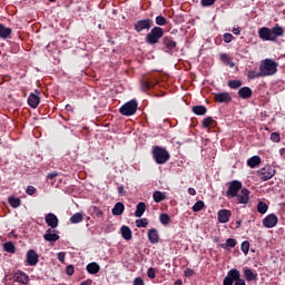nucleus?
I'll use <instances>...</instances> for the list:
<instances>
[{
  "label": "nucleus",
  "mask_w": 285,
  "mask_h": 285,
  "mask_svg": "<svg viewBox=\"0 0 285 285\" xmlns=\"http://www.w3.org/2000/svg\"><path fill=\"white\" fill-rule=\"evenodd\" d=\"M258 37L262 41H277V38L284 37V28L276 23L272 29L262 27L258 29Z\"/></svg>",
  "instance_id": "nucleus-1"
},
{
  "label": "nucleus",
  "mask_w": 285,
  "mask_h": 285,
  "mask_svg": "<svg viewBox=\"0 0 285 285\" xmlns=\"http://www.w3.org/2000/svg\"><path fill=\"white\" fill-rule=\"evenodd\" d=\"M279 65L273 59H264L259 65V71L263 77H273L277 72V67Z\"/></svg>",
  "instance_id": "nucleus-2"
},
{
  "label": "nucleus",
  "mask_w": 285,
  "mask_h": 285,
  "mask_svg": "<svg viewBox=\"0 0 285 285\" xmlns=\"http://www.w3.org/2000/svg\"><path fill=\"white\" fill-rule=\"evenodd\" d=\"M151 155L156 161V164L163 165L170 159V153L166 150V148L159 147V146H154L151 150Z\"/></svg>",
  "instance_id": "nucleus-3"
},
{
  "label": "nucleus",
  "mask_w": 285,
  "mask_h": 285,
  "mask_svg": "<svg viewBox=\"0 0 285 285\" xmlns=\"http://www.w3.org/2000/svg\"><path fill=\"white\" fill-rule=\"evenodd\" d=\"M164 37V29L161 27H154L149 33L146 35L145 41L149 46H156Z\"/></svg>",
  "instance_id": "nucleus-4"
},
{
  "label": "nucleus",
  "mask_w": 285,
  "mask_h": 285,
  "mask_svg": "<svg viewBox=\"0 0 285 285\" xmlns=\"http://www.w3.org/2000/svg\"><path fill=\"white\" fill-rule=\"evenodd\" d=\"M138 107H139V104H137V100L132 99V100H129L128 102L124 104L120 107L119 112H120V115H124L125 117H132V115H135V112H137Z\"/></svg>",
  "instance_id": "nucleus-5"
},
{
  "label": "nucleus",
  "mask_w": 285,
  "mask_h": 285,
  "mask_svg": "<svg viewBox=\"0 0 285 285\" xmlns=\"http://www.w3.org/2000/svg\"><path fill=\"white\" fill-rule=\"evenodd\" d=\"M228 188L226 190V197H228V199H235V197H237V195H239V190L242 189V181L239 180H232L227 184Z\"/></svg>",
  "instance_id": "nucleus-6"
},
{
  "label": "nucleus",
  "mask_w": 285,
  "mask_h": 285,
  "mask_svg": "<svg viewBox=\"0 0 285 285\" xmlns=\"http://www.w3.org/2000/svg\"><path fill=\"white\" fill-rule=\"evenodd\" d=\"M276 173L277 170H275V167L266 165L257 171V176L262 181H268V179H273V177H275Z\"/></svg>",
  "instance_id": "nucleus-7"
},
{
  "label": "nucleus",
  "mask_w": 285,
  "mask_h": 285,
  "mask_svg": "<svg viewBox=\"0 0 285 285\" xmlns=\"http://www.w3.org/2000/svg\"><path fill=\"white\" fill-rule=\"evenodd\" d=\"M164 45V51L167 52V55H175V52H178L179 49H177V41L173 40V37H165L163 39Z\"/></svg>",
  "instance_id": "nucleus-8"
},
{
  "label": "nucleus",
  "mask_w": 285,
  "mask_h": 285,
  "mask_svg": "<svg viewBox=\"0 0 285 285\" xmlns=\"http://www.w3.org/2000/svg\"><path fill=\"white\" fill-rule=\"evenodd\" d=\"M242 277V273L237 268H232L228 271L227 275L223 281V285H233L236 283L237 279Z\"/></svg>",
  "instance_id": "nucleus-9"
},
{
  "label": "nucleus",
  "mask_w": 285,
  "mask_h": 285,
  "mask_svg": "<svg viewBox=\"0 0 285 285\" xmlns=\"http://www.w3.org/2000/svg\"><path fill=\"white\" fill-rule=\"evenodd\" d=\"M153 26H154L153 19L147 18V19L138 20L134 24V30H136V32H144V30H150Z\"/></svg>",
  "instance_id": "nucleus-10"
},
{
  "label": "nucleus",
  "mask_w": 285,
  "mask_h": 285,
  "mask_svg": "<svg viewBox=\"0 0 285 285\" xmlns=\"http://www.w3.org/2000/svg\"><path fill=\"white\" fill-rule=\"evenodd\" d=\"M214 101H216V104H230L233 101V96H230V92L228 91L218 92L214 95Z\"/></svg>",
  "instance_id": "nucleus-11"
},
{
  "label": "nucleus",
  "mask_w": 285,
  "mask_h": 285,
  "mask_svg": "<svg viewBox=\"0 0 285 285\" xmlns=\"http://www.w3.org/2000/svg\"><path fill=\"white\" fill-rule=\"evenodd\" d=\"M279 219L277 218V215L269 214L263 219V226L265 228H275L277 226Z\"/></svg>",
  "instance_id": "nucleus-12"
},
{
  "label": "nucleus",
  "mask_w": 285,
  "mask_h": 285,
  "mask_svg": "<svg viewBox=\"0 0 285 285\" xmlns=\"http://www.w3.org/2000/svg\"><path fill=\"white\" fill-rule=\"evenodd\" d=\"M28 266H37L39 264V254L35 249H29L27 252V259Z\"/></svg>",
  "instance_id": "nucleus-13"
},
{
  "label": "nucleus",
  "mask_w": 285,
  "mask_h": 285,
  "mask_svg": "<svg viewBox=\"0 0 285 285\" xmlns=\"http://www.w3.org/2000/svg\"><path fill=\"white\" fill-rule=\"evenodd\" d=\"M59 230L49 228L43 234L45 242H59Z\"/></svg>",
  "instance_id": "nucleus-14"
},
{
  "label": "nucleus",
  "mask_w": 285,
  "mask_h": 285,
  "mask_svg": "<svg viewBox=\"0 0 285 285\" xmlns=\"http://www.w3.org/2000/svg\"><path fill=\"white\" fill-rule=\"evenodd\" d=\"M233 213L228 209H219L217 213L219 224H228Z\"/></svg>",
  "instance_id": "nucleus-15"
},
{
  "label": "nucleus",
  "mask_w": 285,
  "mask_h": 285,
  "mask_svg": "<svg viewBox=\"0 0 285 285\" xmlns=\"http://www.w3.org/2000/svg\"><path fill=\"white\" fill-rule=\"evenodd\" d=\"M45 222L47 226L51 227V229H55L59 226V218L52 213H49L45 216Z\"/></svg>",
  "instance_id": "nucleus-16"
},
{
  "label": "nucleus",
  "mask_w": 285,
  "mask_h": 285,
  "mask_svg": "<svg viewBox=\"0 0 285 285\" xmlns=\"http://www.w3.org/2000/svg\"><path fill=\"white\" fill-rule=\"evenodd\" d=\"M155 86H157V79L155 78H144L141 80V90H144V92H147V90L155 88Z\"/></svg>",
  "instance_id": "nucleus-17"
},
{
  "label": "nucleus",
  "mask_w": 285,
  "mask_h": 285,
  "mask_svg": "<svg viewBox=\"0 0 285 285\" xmlns=\"http://www.w3.org/2000/svg\"><path fill=\"white\" fill-rule=\"evenodd\" d=\"M236 199L238 204H248V202L250 200V190H248L247 188H243L240 190V195L237 194Z\"/></svg>",
  "instance_id": "nucleus-18"
},
{
  "label": "nucleus",
  "mask_w": 285,
  "mask_h": 285,
  "mask_svg": "<svg viewBox=\"0 0 285 285\" xmlns=\"http://www.w3.org/2000/svg\"><path fill=\"white\" fill-rule=\"evenodd\" d=\"M28 106H30V108H38L39 107V104H41V97H39V95H36V94H30L29 97H28Z\"/></svg>",
  "instance_id": "nucleus-19"
},
{
  "label": "nucleus",
  "mask_w": 285,
  "mask_h": 285,
  "mask_svg": "<svg viewBox=\"0 0 285 285\" xmlns=\"http://www.w3.org/2000/svg\"><path fill=\"white\" fill-rule=\"evenodd\" d=\"M237 95L240 99H250L253 97V89L250 87H242Z\"/></svg>",
  "instance_id": "nucleus-20"
},
{
  "label": "nucleus",
  "mask_w": 285,
  "mask_h": 285,
  "mask_svg": "<svg viewBox=\"0 0 285 285\" xmlns=\"http://www.w3.org/2000/svg\"><path fill=\"white\" fill-rule=\"evenodd\" d=\"M147 237L150 244H159V232L156 228L149 229Z\"/></svg>",
  "instance_id": "nucleus-21"
},
{
  "label": "nucleus",
  "mask_w": 285,
  "mask_h": 285,
  "mask_svg": "<svg viewBox=\"0 0 285 285\" xmlns=\"http://www.w3.org/2000/svg\"><path fill=\"white\" fill-rule=\"evenodd\" d=\"M12 35V28L6 27V24L0 23V39H10V36Z\"/></svg>",
  "instance_id": "nucleus-22"
},
{
  "label": "nucleus",
  "mask_w": 285,
  "mask_h": 285,
  "mask_svg": "<svg viewBox=\"0 0 285 285\" xmlns=\"http://www.w3.org/2000/svg\"><path fill=\"white\" fill-rule=\"evenodd\" d=\"M120 234L122 239H126V242H130V239H132V230L126 225L120 227Z\"/></svg>",
  "instance_id": "nucleus-23"
},
{
  "label": "nucleus",
  "mask_w": 285,
  "mask_h": 285,
  "mask_svg": "<svg viewBox=\"0 0 285 285\" xmlns=\"http://www.w3.org/2000/svg\"><path fill=\"white\" fill-rule=\"evenodd\" d=\"M14 281L19 282V284H28V282H30V277L23 272H18L14 274Z\"/></svg>",
  "instance_id": "nucleus-24"
},
{
  "label": "nucleus",
  "mask_w": 285,
  "mask_h": 285,
  "mask_svg": "<svg viewBox=\"0 0 285 285\" xmlns=\"http://www.w3.org/2000/svg\"><path fill=\"white\" fill-rule=\"evenodd\" d=\"M86 271L89 275H97L101 271V267L96 262H92L86 266Z\"/></svg>",
  "instance_id": "nucleus-25"
},
{
  "label": "nucleus",
  "mask_w": 285,
  "mask_h": 285,
  "mask_svg": "<svg viewBox=\"0 0 285 285\" xmlns=\"http://www.w3.org/2000/svg\"><path fill=\"white\" fill-rule=\"evenodd\" d=\"M191 112H194V115H197L199 117H204V115L208 112V109L204 105H197L191 108Z\"/></svg>",
  "instance_id": "nucleus-26"
},
{
  "label": "nucleus",
  "mask_w": 285,
  "mask_h": 285,
  "mask_svg": "<svg viewBox=\"0 0 285 285\" xmlns=\"http://www.w3.org/2000/svg\"><path fill=\"white\" fill-rule=\"evenodd\" d=\"M124 210H126V206L124 205V203H116L114 208L111 209L112 215L115 216H119V215H124Z\"/></svg>",
  "instance_id": "nucleus-27"
},
{
  "label": "nucleus",
  "mask_w": 285,
  "mask_h": 285,
  "mask_svg": "<svg viewBox=\"0 0 285 285\" xmlns=\"http://www.w3.org/2000/svg\"><path fill=\"white\" fill-rule=\"evenodd\" d=\"M153 198L156 204H161V202H164L166 199V193L156 190L153 194Z\"/></svg>",
  "instance_id": "nucleus-28"
},
{
  "label": "nucleus",
  "mask_w": 285,
  "mask_h": 285,
  "mask_svg": "<svg viewBox=\"0 0 285 285\" xmlns=\"http://www.w3.org/2000/svg\"><path fill=\"white\" fill-rule=\"evenodd\" d=\"M259 164H262V158L259 156H253L247 160V166H249V168H257Z\"/></svg>",
  "instance_id": "nucleus-29"
},
{
  "label": "nucleus",
  "mask_w": 285,
  "mask_h": 285,
  "mask_svg": "<svg viewBox=\"0 0 285 285\" xmlns=\"http://www.w3.org/2000/svg\"><path fill=\"white\" fill-rule=\"evenodd\" d=\"M144 213H146V203L140 202L136 206L135 217H142Z\"/></svg>",
  "instance_id": "nucleus-30"
},
{
  "label": "nucleus",
  "mask_w": 285,
  "mask_h": 285,
  "mask_svg": "<svg viewBox=\"0 0 285 285\" xmlns=\"http://www.w3.org/2000/svg\"><path fill=\"white\" fill-rule=\"evenodd\" d=\"M244 275L247 282H254V279H257V273L253 272L250 268L244 269Z\"/></svg>",
  "instance_id": "nucleus-31"
},
{
  "label": "nucleus",
  "mask_w": 285,
  "mask_h": 285,
  "mask_svg": "<svg viewBox=\"0 0 285 285\" xmlns=\"http://www.w3.org/2000/svg\"><path fill=\"white\" fill-rule=\"evenodd\" d=\"M220 60L226 66H229V68H235V62H233V59L230 58V56H228V53H222L220 55Z\"/></svg>",
  "instance_id": "nucleus-32"
},
{
  "label": "nucleus",
  "mask_w": 285,
  "mask_h": 285,
  "mask_svg": "<svg viewBox=\"0 0 285 285\" xmlns=\"http://www.w3.org/2000/svg\"><path fill=\"white\" fill-rule=\"evenodd\" d=\"M237 246V240L235 238H227L226 243L220 245V248H224L225 250L228 248H235Z\"/></svg>",
  "instance_id": "nucleus-33"
},
{
  "label": "nucleus",
  "mask_w": 285,
  "mask_h": 285,
  "mask_svg": "<svg viewBox=\"0 0 285 285\" xmlns=\"http://www.w3.org/2000/svg\"><path fill=\"white\" fill-rule=\"evenodd\" d=\"M8 203L11 208H19V206H21V198L11 196L8 198Z\"/></svg>",
  "instance_id": "nucleus-34"
},
{
  "label": "nucleus",
  "mask_w": 285,
  "mask_h": 285,
  "mask_svg": "<svg viewBox=\"0 0 285 285\" xmlns=\"http://www.w3.org/2000/svg\"><path fill=\"white\" fill-rule=\"evenodd\" d=\"M243 83L244 82L242 80H228L227 81V86H228V88H230V90H237L238 88H242Z\"/></svg>",
  "instance_id": "nucleus-35"
},
{
  "label": "nucleus",
  "mask_w": 285,
  "mask_h": 285,
  "mask_svg": "<svg viewBox=\"0 0 285 285\" xmlns=\"http://www.w3.org/2000/svg\"><path fill=\"white\" fill-rule=\"evenodd\" d=\"M3 250H6V253H10L11 255H14V253H17V248L14 247V243L12 242H7L3 244Z\"/></svg>",
  "instance_id": "nucleus-36"
},
{
  "label": "nucleus",
  "mask_w": 285,
  "mask_h": 285,
  "mask_svg": "<svg viewBox=\"0 0 285 285\" xmlns=\"http://www.w3.org/2000/svg\"><path fill=\"white\" fill-rule=\"evenodd\" d=\"M215 124H217V121H215L213 117H207L203 120V128H215Z\"/></svg>",
  "instance_id": "nucleus-37"
},
{
  "label": "nucleus",
  "mask_w": 285,
  "mask_h": 285,
  "mask_svg": "<svg viewBox=\"0 0 285 285\" xmlns=\"http://www.w3.org/2000/svg\"><path fill=\"white\" fill-rule=\"evenodd\" d=\"M81 222H83V214L81 213H76L70 217L71 224H81Z\"/></svg>",
  "instance_id": "nucleus-38"
},
{
  "label": "nucleus",
  "mask_w": 285,
  "mask_h": 285,
  "mask_svg": "<svg viewBox=\"0 0 285 285\" xmlns=\"http://www.w3.org/2000/svg\"><path fill=\"white\" fill-rule=\"evenodd\" d=\"M257 210L258 213H261V215H266V213L268 212V205L264 202H258Z\"/></svg>",
  "instance_id": "nucleus-39"
},
{
  "label": "nucleus",
  "mask_w": 285,
  "mask_h": 285,
  "mask_svg": "<svg viewBox=\"0 0 285 285\" xmlns=\"http://www.w3.org/2000/svg\"><path fill=\"white\" fill-rule=\"evenodd\" d=\"M247 77L248 79H259V77H264V75L262 73V71H255V70H249L247 72Z\"/></svg>",
  "instance_id": "nucleus-40"
},
{
  "label": "nucleus",
  "mask_w": 285,
  "mask_h": 285,
  "mask_svg": "<svg viewBox=\"0 0 285 285\" xmlns=\"http://www.w3.org/2000/svg\"><path fill=\"white\" fill-rule=\"evenodd\" d=\"M159 222L163 226H168L170 224V216L168 214H160Z\"/></svg>",
  "instance_id": "nucleus-41"
},
{
  "label": "nucleus",
  "mask_w": 285,
  "mask_h": 285,
  "mask_svg": "<svg viewBox=\"0 0 285 285\" xmlns=\"http://www.w3.org/2000/svg\"><path fill=\"white\" fill-rule=\"evenodd\" d=\"M205 206H206V205L204 204L203 200H198V202H196V203L194 204V206H193L191 209H193L194 213H199V210H203Z\"/></svg>",
  "instance_id": "nucleus-42"
},
{
  "label": "nucleus",
  "mask_w": 285,
  "mask_h": 285,
  "mask_svg": "<svg viewBox=\"0 0 285 285\" xmlns=\"http://www.w3.org/2000/svg\"><path fill=\"white\" fill-rule=\"evenodd\" d=\"M137 228H146L148 226V218H141L136 220Z\"/></svg>",
  "instance_id": "nucleus-43"
},
{
  "label": "nucleus",
  "mask_w": 285,
  "mask_h": 285,
  "mask_svg": "<svg viewBox=\"0 0 285 285\" xmlns=\"http://www.w3.org/2000/svg\"><path fill=\"white\" fill-rule=\"evenodd\" d=\"M240 250L247 255V253L250 250V243L248 240H244L240 245Z\"/></svg>",
  "instance_id": "nucleus-44"
},
{
  "label": "nucleus",
  "mask_w": 285,
  "mask_h": 285,
  "mask_svg": "<svg viewBox=\"0 0 285 285\" xmlns=\"http://www.w3.org/2000/svg\"><path fill=\"white\" fill-rule=\"evenodd\" d=\"M157 26H168V20L164 16L156 17Z\"/></svg>",
  "instance_id": "nucleus-45"
},
{
  "label": "nucleus",
  "mask_w": 285,
  "mask_h": 285,
  "mask_svg": "<svg viewBox=\"0 0 285 285\" xmlns=\"http://www.w3.org/2000/svg\"><path fill=\"white\" fill-rule=\"evenodd\" d=\"M271 139L274 141V144H279L282 141V137L279 136V132H272Z\"/></svg>",
  "instance_id": "nucleus-46"
},
{
  "label": "nucleus",
  "mask_w": 285,
  "mask_h": 285,
  "mask_svg": "<svg viewBox=\"0 0 285 285\" xmlns=\"http://www.w3.org/2000/svg\"><path fill=\"white\" fill-rule=\"evenodd\" d=\"M147 276L149 277V279H155V277H157V272L155 271V268L149 267L147 271Z\"/></svg>",
  "instance_id": "nucleus-47"
},
{
  "label": "nucleus",
  "mask_w": 285,
  "mask_h": 285,
  "mask_svg": "<svg viewBox=\"0 0 285 285\" xmlns=\"http://www.w3.org/2000/svg\"><path fill=\"white\" fill-rule=\"evenodd\" d=\"M215 1H217V0H200V3L203 6V8H208V7L213 6L215 3Z\"/></svg>",
  "instance_id": "nucleus-48"
},
{
  "label": "nucleus",
  "mask_w": 285,
  "mask_h": 285,
  "mask_svg": "<svg viewBox=\"0 0 285 285\" xmlns=\"http://www.w3.org/2000/svg\"><path fill=\"white\" fill-rule=\"evenodd\" d=\"M223 41H224L225 43H230V41H233V36H232V33H224V36H223Z\"/></svg>",
  "instance_id": "nucleus-49"
},
{
  "label": "nucleus",
  "mask_w": 285,
  "mask_h": 285,
  "mask_svg": "<svg viewBox=\"0 0 285 285\" xmlns=\"http://www.w3.org/2000/svg\"><path fill=\"white\" fill-rule=\"evenodd\" d=\"M66 273H67V275H69V276L75 275V266H73V265H68V266L66 267Z\"/></svg>",
  "instance_id": "nucleus-50"
},
{
  "label": "nucleus",
  "mask_w": 285,
  "mask_h": 285,
  "mask_svg": "<svg viewBox=\"0 0 285 285\" xmlns=\"http://www.w3.org/2000/svg\"><path fill=\"white\" fill-rule=\"evenodd\" d=\"M94 215H96V217H104V212L99 207H94Z\"/></svg>",
  "instance_id": "nucleus-51"
},
{
  "label": "nucleus",
  "mask_w": 285,
  "mask_h": 285,
  "mask_svg": "<svg viewBox=\"0 0 285 285\" xmlns=\"http://www.w3.org/2000/svg\"><path fill=\"white\" fill-rule=\"evenodd\" d=\"M27 195H35V193H37V188H35V186H28L27 190H26Z\"/></svg>",
  "instance_id": "nucleus-52"
},
{
  "label": "nucleus",
  "mask_w": 285,
  "mask_h": 285,
  "mask_svg": "<svg viewBox=\"0 0 285 285\" xmlns=\"http://www.w3.org/2000/svg\"><path fill=\"white\" fill-rule=\"evenodd\" d=\"M57 259H58L59 262H65V259H66V253L59 252V253L57 254Z\"/></svg>",
  "instance_id": "nucleus-53"
},
{
  "label": "nucleus",
  "mask_w": 285,
  "mask_h": 285,
  "mask_svg": "<svg viewBox=\"0 0 285 285\" xmlns=\"http://www.w3.org/2000/svg\"><path fill=\"white\" fill-rule=\"evenodd\" d=\"M132 285H145L144 278H141V277H136V278L134 279V284H132Z\"/></svg>",
  "instance_id": "nucleus-54"
},
{
  "label": "nucleus",
  "mask_w": 285,
  "mask_h": 285,
  "mask_svg": "<svg viewBox=\"0 0 285 285\" xmlns=\"http://www.w3.org/2000/svg\"><path fill=\"white\" fill-rule=\"evenodd\" d=\"M195 275V271L187 268L185 271V277H193Z\"/></svg>",
  "instance_id": "nucleus-55"
},
{
  "label": "nucleus",
  "mask_w": 285,
  "mask_h": 285,
  "mask_svg": "<svg viewBox=\"0 0 285 285\" xmlns=\"http://www.w3.org/2000/svg\"><path fill=\"white\" fill-rule=\"evenodd\" d=\"M118 194L120 195V197H126V189L124 188V186L118 187Z\"/></svg>",
  "instance_id": "nucleus-56"
},
{
  "label": "nucleus",
  "mask_w": 285,
  "mask_h": 285,
  "mask_svg": "<svg viewBox=\"0 0 285 285\" xmlns=\"http://www.w3.org/2000/svg\"><path fill=\"white\" fill-rule=\"evenodd\" d=\"M234 285H246V279L239 277L235 283Z\"/></svg>",
  "instance_id": "nucleus-57"
},
{
  "label": "nucleus",
  "mask_w": 285,
  "mask_h": 285,
  "mask_svg": "<svg viewBox=\"0 0 285 285\" xmlns=\"http://www.w3.org/2000/svg\"><path fill=\"white\" fill-rule=\"evenodd\" d=\"M58 175V173L53 171L51 174H48L47 179H55V177H57Z\"/></svg>",
  "instance_id": "nucleus-58"
},
{
  "label": "nucleus",
  "mask_w": 285,
  "mask_h": 285,
  "mask_svg": "<svg viewBox=\"0 0 285 285\" xmlns=\"http://www.w3.org/2000/svg\"><path fill=\"white\" fill-rule=\"evenodd\" d=\"M188 194L191 195V196H195V195H197V190H195V188H193V187H189L188 188Z\"/></svg>",
  "instance_id": "nucleus-59"
},
{
  "label": "nucleus",
  "mask_w": 285,
  "mask_h": 285,
  "mask_svg": "<svg viewBox=\"0 0 285 285\" xmlns=\"http://www.w3.org/2000/svg\"><path fill=\"white\" fill-rule=\"evenodd\" d=\"M65 109L67 110V112H75L71 105H66Z\"/></svg>",
  "instance_id": "nucleus-60"
},
{
  "label": "nucleus",
  "mask_w": 285,
  "mask_h": 285,
  "mask_svg": "<svg viewBox=\"0 0 285 285\" xmlns=\"http://www.w3.org/2000/svg\"><path fill=\"white\" fill-rule=\"evenodd\" d=\"M233 33L234 35H242V30L239 28H234Z\"/></svg>",
  "instance_id": "nucleus-61"
},
{
  "label": "nucleus",
  "mask_w": 285,
  "mask_h": 285,
  "mask_svg": "<svg viewBox=\"0 0 285 285\" xmlns=\"http://www.w3.org/2000/svg\"><path fill=\"white\" fill-rule=\"evenodd\" d=\"M279 155L281 157H285V147L279 149Z\"/></svg>",
  "instance_id": "nucleus-62"
},
{
  "label": "nucleus",
  "mask_w": 285,
  "mask_h": 285,
  "mask_svg": "<svg viewBox=\"0 0 285 285\" xmlns=\"http://www.w3.org/2000/svg\"><path fill=\"white\" fill-rule=\"evenodd\" d=\"M175 285H181V281H176Z\"/></svg>",
  "instance_id": "nucleus-63"
},
{
  "label": "nucleus",
  "mask_w": 285,
  "mask_h": 285,
  "mask_svg": "<svg viewBox=\"0 0 285 285\" xmlns=\"http://www.w3.org/2000/svg\"><path fill=\"white\" fill-rule=\"evenodd\" d=\"M237 224H238V226H242V220H238Z\"/></svg>",
  "instance_id": "nucleus-64"
}]
</instances>
